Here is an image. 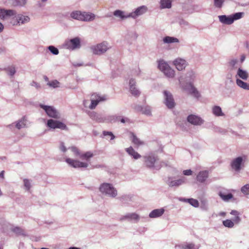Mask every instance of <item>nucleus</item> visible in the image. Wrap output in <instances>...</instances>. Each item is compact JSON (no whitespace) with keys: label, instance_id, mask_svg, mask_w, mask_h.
Listing matches in <instances>:
<instances>
[{"label":"nucleus","instance_id":"obj_1","mask_svg":"<svg viewBox=\"0 0 249 249\" xmlns=\"http://www.w3.org/2000/svg\"><path fill=\"white\" fill-rule=\"evenodd\" d=\"M99 189L102 193L111 197H114L117 195V190L109 183H104L102 184Z\"/></svg>","mask_w":249,"mask_h":249},{"label":"nucleus","instance_id":"obj_2","mask_svg":"<svg viewBox=\"0 0 249 249\" xmlns=\"http://www.w3.org/2000/svg\"><path fill=\"white\" fill-rule=\"evenodd\" d=\"M47 125L48 127L53 129L59 128L61 130H68V128L65 124L62 122L56 120H48L47 121Z\"/></svg>","mask_w":249,"mask_h":249},{"label":"nucleus","instance_id":"obj_3","mask_svg":"<svg viewBox=\"0 0 249 249\" xmlns=\"http://www.w3.org/2000/svg\"><path fill=\"white\" fill-rule=\"evenodd\" d=\"M108 47L107 46V44L104 42L98 44L96 45L92 46L90 48V50L92 53L93 54L97 55L103 54V53H105Z\"/></svg>","mask_w":249,"mask_h":249},{"label":"nucleus","instance_id":"obj_4","mask_svg":"<svg viewBox=\"0 0 249 249\" xmlns=\"http://www.w3.org/2000/svg\"><path fill=\"white\" fill-rule=\"evenodd\" d=\"M40 107L45 111L47 114L50 117L55 119L60 118V115L59 113L53 107L43 105H40Z\"/></svg>","mask_w":249,"mask_h":249},{"label":"nucleus","instance_id":"obj_5","mask_svg":"<svg viewBox=\"0 0 249 249\" xmlns=\"http://www.w3.org/2000/svg\"><path fill=\"white\" fill-rule=\"evenodd\" d=\"M65 46L67 49L70 50L79 48L81 46L80 39L78 37L71 39L65 42Z\"/></svg>","mask_w":249,"mask_h":249},{"label":"nucleus","instance_id":"obj_6","mask_svg":"<svg viewBox=\"0 0 249 249\" xmlns=\"http://www.w3.org/2000/svg\"><path fill=\"white\" fill-rule=\"evenodd\" d=\"M91 104L89 106L90 109H94L99 102L104 101L107 100L106 96H101L97 94H93L91 96Z\"/></svg>","mask_w":249,"mask_h":249},{"label":"nucleus","instance_id":"obj_7","mask_svg":"<svg viewBox=\"0 0 249 249\" xmlns=\"http://www.w3.org/2000/svg\"><path fill=\"white\" fill-rule=\"evenodd\" d=\"M66 161L71 166L74 168L79 167H87L88 164L86 162H81L78 160H74L70 158H67L66 160Z\"/></svg>","mask_w":249,"mask_h":249},{"label":"nucleus","instance_id":"obj_8","mask_svg":"<svg viewBox=\"0 0 249 249\" xmlns=\"http://www.w3.org/2000/svg\"><path fill=\"white\" fill-rule=\"evenodd\" d=\"M144 163L146 167L148 168L153 167L155 162L157 160L156 157L152 154L143 157Z\"/></svg>","mask_w":249,"mask_h":249},{"label":"nucleus","instance_id":"obj_9","mask_svg":"<svg viewBox=\"0 0 249 249\" xmlns=\"http://www.w3.org/2000/svg\"><path fill=\"white\" fill-rule=\"evenodd\" d=\"M136 82L134 79L129 80V91L131 94L135 97H138L140 95V91L136 87Z\"/></svg>","mask_w":249,"mask_h":249},{"label":"nucleus","instance_id":"obj_10","mask_svg":"<svg viewBox=\"0 0 249 249\" xmlns=\"http://www.w3.org/2000/svg\"><path fill=\"white\" fill-rule=\"evenodd\" d=\"M164 94L165 97V104L166 106L169 108L174 107L175 103L172 94L167 91H164Z\"/></svg>","mask_w":249,"mask_h":249},{"label":"nucleus","instance_id":"obj_11","mask_svg":"<svg viewBox=\"0 0 249 249\" xmlns=\"http://www.w3.org/2000/svg\"><path fill=\"white\" fill-rule=\"evenodd\" d=\"M174 65L178 71H182L185 69L187 65L186 61L183 59L178 58L173 62Z\"/></svg>","mask_w":249,"mask_h":249},{"label":"nucleus","instance_id":"obj_12","mask_svg":"<svg viewBox=\"0 0 249 249\" xmlns=\"http://www.w3.org/2000/svg\"><path fill=\"white\" fill-rule=\"evenodd\" d=\"M16 12L13 10H5L0 9V18L1 19H5L8 18L15 15Z\"/></svg>","mask_w":249,"mask_h":249},{"label":"nucleus","instance_id":"obj_13","mask_svg":"<svg viewBox=\"0 0 249 249\" xmlns=\"http://www.w3.org/2000/svg\"><path fill=\"white\" fill-rule=\"evenodd\" d=\"M187 120L189 123L194 125H200L203 122L202 120L200 117L194 115H189Z\"/></svg>","mask_w":249,"mask_h":249},{"label":"nucleus","instance_id":"obj_14","mask_svg":"<svg viewBox=\"0 0 249 249\" xmlns=\"http://www.w3.org/2000/svg\"><path fill=\"white\" fill-rule=\"evenodd\" d=\"M146 7L142 6L138 8L134 12L131 13L128 15V17H131L136 18L137 17L142 15L146 11Z\"/></svg>","mask_w":249,"mask_h":249},{"label":"nucleus","instance_id":"obj_15","mask_svg":"<svg viewBox=\"0 0 249 249\" xmlns=\"http://www.w3.org/2000/svg\"><path fill=\"white\" fill-rule=\"evenodd\" d=\"M243 159L242 157H239L234 159L231 163V167L236 171H239L241 167V164L242 162Z\"/></svg>","mask_w":249,"mask_h":249},{"label":"nucleus","instance_id":"obj_16","mask_svg":"<svg viewBox=\"0 0 249 249\" xmlns=\"http://www.w3.org/2000/svg\"><path fill=\"white\" fill-rule=\"evenodd\" d=\"M218 18L221 22L226 24L230 25L233 22L231 16L227 17L225 15H222L219 16Z\"/></svg>","mask_w":249,"mask_h":249},{"label":"nucleus","instance_id":"obj_17","mask_svg":"<svg viewBox=\"0 0 249 249\" xmlns=\"http://www.w3.org/2000/svg\"><path fill=\"white\" fill-rule=\"evenodd\" d=\"M208 177V172L202 171L200 172L196 177L197 180L200 182H204Z\"/></svg>","mask_w":249,"mask_h":249},{"label":"nucleus","instance_id":"obj_18","mask_svg":"<svg viewBox=\"0 0 249 249\" xmlns=\"http://www.w3.org/2000/svg\"><path fill=\"white\" fill-rule=\"evenodd\" d=\"M164 210L162 208L155 209L152 211L149 214V217L151 218H156L161 216L164 213Z\"/></svg>","mask_w":249,"mask_h":249},{"label":"nucleus","instance_id":"obj_19","mask_svg":"<svg viewBox=\"0 0 249 249\" xmlns=\"http://www.w3.org/2000/svg\"><path fill=\"white\" fill-rule=\"evenodd\" d=\"M125 150L129 155L133 157L135 159H138L141 157V155L136 152L131 146L126 148Z\"/></svg>","mask_w":249,"mask_h":249},{"label":"nucleus","instance_id":"obj_20","mask_svg":"<svg viewBox=\"0 0 249 249\" xmlns=\"http://www.w3.org/2000/svg\"><path fill=\"white\" fill-rule=\"evenodd\" d=\"M131 138L132 142L136 145L137 146H139L140 145L144 144V142L140 140L135 134L134 133L131 132Z\"/></svg>","mask_w":249,"mask_h":249},{"label":"nucleus","instance_id":"obj_21","mask_svg":"<svg viewBox=\"0 0 249 249\" xmlns=\"http://www.w3.org/2000/svg\"><path fill=\"white\" fill-rule=\"evenodd\" d=\"M81 20L83 21H89L94 19L95 16L94 14L91 13H89L86 12L82 13Z\"/></svg>","mask_w":249,"mask_h":249},{"label":"nucleus","instance_id":"obj_22","mask_svg":"<svg viewBox=\"0 0 249 249\" xmlns=\"http://www.w3.org/2000/svg\"><path fill=\"white\" fill-rule=\"evenodd\" d=\"M213 114L216 116H221L224 115L221 107L219 106H214L212 109Z\"/></svg>","mask_w":249,"mask_h":249},{"label":"nucleus","instance_id":"obj_23","mask_svg":"<svg viewBox=\"0 0 249 249\" xmlns=\"http://www.w3.org/2000/svg\"><path fill=\"white\" fill-rule=\"evenodd\" d=\"M17 20H18L19 24L20 25L29 22L30 18L28 16L18 15L17 16Z\"/></svg>","mask_w":249,"mask_h":249},{"label":"nucleus","instance_id":"obj_24","mask_svg":"<svg viewBox=\"0 0 249 249\" xmlns=\"http://www.w3.org/2000/svg\"><path fill=\"white\" fill-rule=\"evenodd\" d=\"M172 0H160L161 8H170L172 5Z\"/></svg>","mask_w":249,"mask_h":249},{"label":"nucleus","instance_id":"obj_25","mask_svg":"<svg viewBox=\"0 0 249 249\" xmlns=\"http://www.w3.org/2000/svg\"><path fill=\"white\" fill-rule=\"evenodd\" d=\"M237 75L243 80H247L249 76L248 72L240 68L238 70Z\"/></svg>","mask_w":249,"mask_h":249},{"label":"nucleus","instance_id":"obj_26","mask_svg":"<svg viewBox=\"0 0 249 249\" xmlns=\"http://www.w3.org/2000/svg\"><path fill=\"white\" fill-rule=\"evenodd\" d=\"M218 194L222 200L225 201H228L233 197V195L231 193L225 194L224 193L220 192Z\"/></svg>","mask_w":249,"mask_h":249},{"label":"nucleus","instance_id":"obj_27","mask_svg":"<svg viewBox=\"0 0 249 249\" xmlns=\"http://www.w3.org/2000/svg\"><path fill=\"white\" fill-rule=\"evenodd\" d=\"M230 213L235 216V217L233 219V221L235 223L238 224L240 222L241 218L239 217V213L238 211L236 210H232Z\"/></svg>","mask_w":249,"mask_h":249},{"label":"nucleus","instance_id":"obj_28","mask_svg":"<svg viewBox=\"0 0 249 249\" xmlns=\"http://www.w3.org/2000/svg\"><path fill=\"white\" fill-rule=\"evenodd\" d=\"M236 84L240 88L245 89L249 90V84L243 82L241 80L237 79L236 80Z\"/></svg>","mask_w":249,"mask_h":249},{"label":"nucleus","instance_id":"obj_29","mask_svg":"<svg viewBox=\"0 0 249 249\" xmlns=\"http://www.w3.org/2000/svg\"><path fill=\"white\" fill-rule=\"evenodd\" d=\"M185 182V180L183 178L173 180L169 182V185L170 187L178 186Z\"/></svg>","mask_w":249,"mask_h":249},{"label":"nucleus","instance_id":"obj_30","mask_svg":"<svg viewBox=\"0 0 249 249\" xmlns=\"http://www.w3.org/2000/svg\"><path fill=\"white\" fill-rule=\"evenodd\" d=\"M93 156V154L92 152L88 151L83 154L80 155L79 158L82 160H89V159Z\"/></svg>","mask_w":249,"mask_h":249},{"label":"nucleus","instance_id":"obj_31","mask_svg":"<svg viewBox=\"0 0 249 249\" xmlns=\"http://www.w3.org/2000/svg\"><path fill=\"white\" fill-rule=\"evenodd\" d=\"M164 74L168 77H173L175 75V71L170 67L167 68L164 71Z\"/></svg>","mask_w":249,"mask_h":249},{"label":"nucleus","instance_id":"obj_32","mask_svg":"<svg viewBox=\"0 0 249 249\" xmlns=\"http://www.w3.org/2000/svg\"><path fill=\"white\" fill-rule=\"evenodd\" d=\"M169 67V65L163 60H160L159 61L158 68L162 71H164L167 68Z\"/></svg>","mask_w":249,"mask_h":249},{"label":"nucleus","instance_id":"obj_33","mask_svg":"<svg viewBox=\"0 0 249 249\" xmlns=\"http://www.w3.org/2000/svg\"><path fill=\"white\" fill-rule=\"evenodd\" d=\"M164 43H171L174 42H178V39L177 38L171 36H166L163 38Z\"/></svg>","mask_w":249,"mask_h":249},{"label":"nucleus","instance_id":"obj_34","mask_svg":"<svg viewBox=\"0 0 249 249\" xmlns=\"http://www.w3.org/2000/svg\"><path fill=\"white\" fill-rule=\"evenodd\" d=\"M189 88H188V90L189 92L193 94L194 96L198 97L199 96V93L195 89V88L191 84L189 85Z\"/></svg>","mask_w":249,"mask_h":249},{"label":"nucleus","instance_id":"obj_35","mask_svg":"<svg viewBox=\"0 0 249 249\" xmlns=\"http://www.w3.org/2000/svg\"><path fill=\"white\" fill-rule=\"evenodd\" d=\"M234 222L233 221H231L230 219H227L226 220H224L223 221V225L227 228H232L234 227Z\"/></svg>","mask_w":249,"mask_h":249},{"label":"nucleus","instance_id":"obj_36","mask_svg":"<svg viewBox=\"0 0 249 249\" xmlns=\"http://www.w3.org/2000/svg\"><path fill=\"white\" fill-rule=\"evenodd\" d=\"M82 12L80 11H75L71 13V17L73 18L80 20H81V18L82 16H81Z\"/></svg>","mask_w":249,"mask_h":249},{"label":"nucleus","instance_id":"obj_37","mask_svg":"<svg viewBox=\"0 0 249 249\" xmlns=\"http://www.w3.org/2000/svg\"><path fill=\"white\" fill-rule=\"evenodd\" d=\"M124 218L126 219L138 220L139 219V216L136 213H132L127 214L124 216Z\"/></svg>","mask_w":249,"mask_h":249},{"label":"nucleus","instance_id":"obj_38","mask_svg":"<svg viewBox=\"0 0 249 249\" xmlns=\"http://www.w3.org/2000/svg\"><path fill=\"white\" fill-rule=\"evenodd\" d=\"M187 201L193 206L195 207H198L199 206L198 201L194 198H190L187 199Z\"/></svg>","mask_w":249,"mask_h":249},{"label":"nucleus","instance_id":"obj_39","mask_svg":"<svg viewBox=\"0 0 249 249\" xmlns=\"http://www.w3.org/2000/svg\"><path fill=\"white\" fill-rule=\"evenodd\" d=\"M114 15L116 17H119L122 18H124L129 17L128 16H124V12L119 10L114 11Z\"/></svg>","mask_w":249,"mask_h":249},{"label":"nucleus","instance_id":"obj_40","mask_svg":"<svg viewBox=\"0 0 249 249\" xmlns=\"http://www.w3.org/2000/svg\"><path fill=\"white\" fill-rule=\"evenodd\" d=\"M48 85L49 86L52 87L53 88H57V87H59L60 83L58 81L55 80H53L51 82H49L48 83Z\"/></svg>","mask_w":249,"mask_h":249},{"label":"nucleus","instance_id":"obj_41","mask_svg":"<svg viewBox=\"0 0 249 249\" xmlns=\"http://www.w3.org/2000/svg\"><path fill=\"white\" fill-rule=\"evenodd\" d=\"M48 49L51 51V52L53 54L56 55L58 54L59 53L58 50L53 46H50L48 47Z\"/></svg>","mask_w":249,"mask_h":249},{"label":"nucleus","instance_id":"obj_42","mask_svg":"<svg viewBox=\"0 0 249 249\" xmlns=\"http://www.w3.org/2000/svg\"><path fill=\"white\" fill-rule=\"evenodd\" d=\"M241 191L243 193L246 195L249 194V184L244 185L241 188Z\"/></svg>","mask_w":249,"mask_h":249},{"label":"nucleus","instance_id":"obj_43","mask_svg":"<svg viewBox=\"0 0 249 249\" xmlns=\"http://www.w3.org/2000/svg\"><path fill=\"white\" fill-rule=\"evenodd\" d=\"M243 14V13H236L231 16L233 21H234L235 20H237L241 18L242 17Z\"/></svg>","mask_w":249,"mask_h":249},{"label":"nucleus","instance_id":"obj_44","mask_svg":"<svg viewBox=\"0 0 249 249\" xmlns=\"http://www.w3.org/2000/svg\"><path fill=\"white\" fill-rule=\"evenodd\" d=\"M25 125L26 124L24 123V121L21 120L19 121L18 123H17L16 126L18 129H19L21 128L24 127L25 126Z\"/></svg>","mask_w":249,"mask_h":249},{"label":"nucleus","instance_id":"obj_45","mask_svg":"<svg viewBox=\"0 0 249 249\" xmlns=\"http://www.w3.org/2000/svg\"><path fill=\"white\" fill-rule=\"evenodd\" d=\"M103 135L105 136H108L110 140H113L115 138V136L111 132L105 131L103 132Z\"/></svg>","mask_w":249,"mask_h":249},{"label":"nucleus","instance_id":"obj_46","mask_svg":"<svg viewBox=\"0 0 249 249\" xmlns=\"http://www.w3.org/2000/svg\"><path fill=\"white\" fill-rule=\"evenodd\" d=\"M214 5L218 8H221L222 6L223 0H214Z\"/></svg>","mask_w":249,"mask_h":249},{"label":"nucleus","instance_id":"obj_47","mask_svg":"<svg viewBox=\"0 0 249 249\" xmlns=\"http://www.w3.org/2000/svg\"><path fill=\"white\" fill-rule=\"evenodd\" d=\"M183 249H195V245L192 243L185 245L182 246Z\"/></svg>","mask_w":249,"mask_h":249},{"label":"nucleus","instance_id":"obj_48","mask_svg":"<svg viewBox=\"0 0 249 249\" xmlns=\"http://www.w3.org/2000/svg\"><path fill=\"white\" fill-rule=\"evenodd\" d=\"M24 183L25 187L27 188V190H29L30 188V183L29 180L25 179L24 180Z\"/></svg>","mask_w":249,"mask_h":249},{"label":"nucleus","instance_id":"obj_49","mask_svg":"<svg viewBox=\"0 0 249 249\" xmlns=\"http://www.w3.org/2000/svg\"><path fill=\"white\" fill-rule=\"evenodd\" d=\"M11 24H12L13 25H19V23L18 22V20H17V16L15 17V18H13L11 21Z\"/></svg>","mask_w":249,"mask_h":249},{"label":"nucleus","instance_id":"obj_50","mask_svg":"<svg viewBox=\"0 0 249 249\" xmlns=\"http://www.w3.org/2000/svg\"><path fill=\"white\" fill-rule=\"evenodd\" d=\"M71 149L72 151L75 154V155L79 156V157L80 156L81 154L79 153L78 149L76 147H72Z\"/></svg>","mask_w":249,"mask_h":249},{"label":"nucleus","instance_id":"obj_51","mask_svg":"<svg viewBox=\"0 0 249 249\" xmlns=\"http://www.w3.org/2000/svg\"><path fill=\"white\" fill-rule=\"evenodd\" d=\"M192 171L191 170H186L183 171V174L186 176L191 175Z\"/></svg>","mask_w":249,"mask_h":249},{"label":"nucleus","instance_id":"obj_52","mask_svg":"<svg viewBox=\"0 0 249 249\" xmlns=\"http://www.w3.org/2000/svg\"><path fill=\"white\" fill-rule=\"evenodd\" d=\"M60 149L64 152H66L67 150L66 147L65 146L64 143L62 142L60 144Z\"/></svg>","mask_w":249,"mask_h":249},{"label":"nucleus","instance_id":"obj_53","mask_svg":"<svg viewBox=\"0 0 249 249\" xmlns=\"http://www.w3.org/2000/svg\"><path fill=\"white\" fill-rule=\"evenodd\" d=\"M237 61L236 60H232L230 62V65L232 67H234L235 64L237 63Z\"/></svg>","mask_w":249,"mask_h":249},{"label":"nucleus","instance_id":"obj_54","mask_svg":"<svg viewBox=\"0 0 249 249\" xmlns=\"http://www.w3.org/2000/svg\"><path fill=\"white\" fill-rule=\"evenodd\" d=\"M121 122L123 123H124L125 122H128V123H130V120L128 119V118H122L121 120Z\"/></svg>","mask_w":249,"mask_h":249},{"label":"nucleus","instance_id":"obj_55","mask_svg":"<svg viewBox=\"0 0 249 249\" xmlns=\"http://www.w3.org/2000/svg\"><path fill=\"white\" fill-rule=\"evenodd\" d=\"M144 113L147 115H149L151 113L150 110L148 109L145 110V111L144 112Z\"/></svg>","mask_w":249,"mask_h":249},{"label":"nucleus","instance_id":"obj_56","mask_svg":"<svg viewBox=\"0 0 249 249\" xmlns=\"http://www.w3.org/2000/svg\"><path fill=\"white\" fill-rule=\"evenodd\" d=\"M4 171H2L0 173V177L1 178H4Z\"/></svg>","mask_w":249,"mask_h":249},{"label":"nucleus","instance_id":"obj_57","mask_svg":"<svg viewBox=\"0 0 249 249\" xmlns=\"http://www.w3.org/2000/svg\"><path fill=\"white\" fill-rule=\"evenodd\" d=\"M3 25L0 22V32H1L3 30Z\"/></svg>","mask_w":249,"mask_h":249},{"label":"nucleus","instance_id":"obj_58","mask_svg":"<svg viewBox=\"0 0 249 249\" xmlns=\"http://www.w3.org/2000/svg\"><path fill=\"white\" fill-rule=\"evenodd\" d=\"M20 229L19 228H15L14 229V231H15V232H19V231H20Z\"/></svg>","mask_w":249,"mask_h":249},{"label":"nucleus","instance_id":"obj_59","mask_svg":"<svg viewBox=\"0 0 249 249\" xmlns=\"http://www.w3.org/2000/svg\"><path fill=\"white\" fill-rule=\"evenodd\" d=\"M15 72V71L14 70H11V71H10V73H11V75H13L14 74Z\"/></svg>","mask_w":249,"mask_h":249},{"label":"nucleus","instance_id":"obj_60","mask_svg":"<svg viewBox=\"0 0 249 249\" xmlns=\"http://www.w3.org/2000/svg\"><path fill=\"white\" fill-rule=\"evenodd\" d=\"M69 249H80L79 248H76V247H71Z\"/></svg>","mask_w":249,"mask_h":249},{"label":"nucleus","instance_id":"obj_61","mask_svg":"<svg viewBox=\"0 0 249 249\" xmlns=\"http://www.w3.org/2000/svg\"><path fill=\"white\" fill-rule=\"evenodd\" d=\"M245 59V57L244 56H243L242 57L241 59V62H243Z\"/></svg>","mask_w":249,"mask_h":249},{"label":"nucleus","instance_id":"obj_62","mask_svg":"<svg viewBox=\"0 0 249 249\" xmlns=\"http://www.w3.org/2000/svg\"><path fill=\"white\" fill-rule=\"evenodd\" d=\"M45 80H48V78H47L46 76H45Z\"/></svg>","mask_w":249,"mask_h":249},{"label":"nucleus","instance_id":"obj_63","mask_svg":"<svg viewBox=\"0 0 249 249\" xmlns=\"http://www.w3.org/2000/svg\"><path fill=\"white\" fill-rule=\"evenodd\" d=\"M86 101H85L84 102V105H86Z\"/></svg>","mask_w":249,"mask_h":249},{"label":"nucleus","instance_id":"obj_64","mask_svg":"<svg viewBox=\"0 0 249 249\" xmlns=\"http://www.w3.org/2000/svg\"><path fill=\"white\" fill-rule=\"evenodd\" d=\"M41 249H48V248H41Z\"/></svg>","mask_w":249,"mask_h":249}]
</instances>
